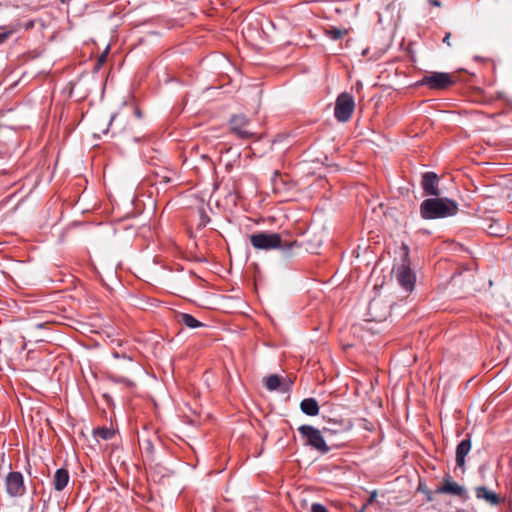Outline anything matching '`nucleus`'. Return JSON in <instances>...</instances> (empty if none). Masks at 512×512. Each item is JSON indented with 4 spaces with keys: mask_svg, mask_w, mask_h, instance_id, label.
<instances>
[{
    "mask_svg": "<svg viewBox=\"0 0 512 512\" xmlns=\"http://www.w3.org/2000/svg\"><path fill=\"white\" fill-rule=\"evenodd\" d=\"M457 204L447 198H429L420 205V215L423 219H438L453 216L457 213Z\"/></svg>",
    "mask_w": 512,
    "mask_h": 512,
    "instance_id": "obj_1",
    "label": "nucleus"
},
{
    "mask_svg": "<svg viewBox=\"0 0 512 512\" xmlns=\"http://www.w3.org/2000/svg\"><path fill=\"white\" fill-rule=\"evenodd\" d=\"M250 243L257 250H274L280 249L289 251L294 247L296 241H283L279 233L258 232L250 235Z\"/></svg>",
    "mask_w": 512,
    "mask_h": 512,
    "instance_id": "obj_2",
    "label": "nucleus"
},
{
    "mask_svg": "<svg viewBox=\"0 0 512 512\" xmlns=\"http://www.w3.org/2000/svg\"><path fill=\"white\" fill-rule=\"evenodd\" d=\"M298 432L304 440V445L310 446L322 454L330 451L321 431L311 425H301Z\"/></svg>",
    "mask_w": 512,
    "mask_h": 512,
    "instance_id": "obj_3",
    "label": "nucleus"
},
{
    "mask_svg": "<svg viewBox=\"0 0 512 512\" xmlns=\"http://www.w3.org/2000/svg\"><path fill=\"white\" fill-rule=\"evenodd\" d=\"M355 110V100L352 94L348 92L340 93L335 101L334 117L338 122H348Z\"/></svg>",
    "mask_w": 512,
    "mask_h": 512,
    "instance_id": "obj_4",
    "label": "nucleus"
},
{
    "mask_svg": "<svg viewBox=\"0 0 512 512\" xmlns=\"http://www.w3.org/2000/svg\"><path fill=\"white\" fill-rule=\"evenodd\" d=\"M396 280L406 292L413 291L416 276L410 268L408 254L405 255L402 264L396 270Z\"/></svg>",
    "mask_w": 512,
    "mask_h": 512,
    "instance_id": "obj_5",
    "label": "nucleus"
},
{
    "mask_svg": "<svg viewBox=\"0 0 512 512\" xmlns=\"http://www.w3.org/2000/svg\"><path fill=\"white\" fill-rule=\"evenodd\" d=\"M454 83L453 77L445 72H433L425 75L421 80L422 85L428 86L430 89H446Z\"/></svg>",
    "mask_w": 512,
    "mask_h": 512,
    "instance_id": "obj_6",
    "label": "nucleus"
},
{
    "mask_svg": "<svg viewBox=\"0 0 512 512\" xmlns=\"http://www.w3.org/2000/svg\"><path fill=\"white\" fill-rule=\"evenodd\" d=\"M249 120L243 115H235L230 119L231 133L240 139H251L255 136L249 128Z\"/></svg>",
    "mask_w": 512,
    "mask_h": 512,
    "instance_id": "obj_7",
    "label": "nucleus"
},
{
    "mask_svg": "<svg viewBox=\"0 0 512 512\" xmlns=\"http://www.w3.org/2000/svg\"><path fill=\"white\" fill-rule=\"evenodd\" d=\"M6 491L11 497L22 496L26 489L24 485L23 475L20 472H9L5 480Z\"/></svg>",
    "mask_w": 512,
    "mask_h": 512,
    "instance_id": "obj_8",
    "label": "nucleus"
},
{
    "mask_svg": "<svg viewBox=\"0 0 512 512\" xmlns=\"http://www.w3.org/2000/svg\"><path fill=\"white\" fill-rule=\"evenodd\" d=\"M421 187L427 196L438 197L440 195L439 177L434 172H426L422 175Z\"/></svg>",
    "mask_w": 512,
    "mask_h": 512,
    "instance_id": "obj_9",
    "label": "nucleus"
},
{
    "mask_svg": "<svg viewBox=\"0 0 512 512\" xmlns=\"http://www.w3.org/2000/svg\"><path fill=\"white\" fill-rule=\"evenodd\" d=\"M436 494H448L459 496L461 498L466 496V490L463 486L451 481V477L447 475L443 479V484L436 488Z\"/></svg>",
    "mask_w": 512,
    "mask_h": 512,
    "instance_id": "obj_10",
    "label": "nucleus"
},
{
    "mask_svg": "<svg viewBox=\"0 0 512 512\" xmlns=\"http://www.w3.org/2000/svg\"><path fill=\"white\" fill-rule=\"evenodd\" d=\"M506 227L494 217H482V231L491 236L501 237L504 235Z\"/></svg>",
    "mask_w": 512,
    "mask_h": 512,
    "instance_id": "obj_11",
    "label": "nucleus"
},
{
    "mask_svg": "<svg viewBox=\"0 0 512 512\" xmlns=\"http://www.w3.org/2000/svg\"><path fill=\"white\" fill-rule=\"evenodd\" d=\"M370 316L375 321H382L390 314V307L383 304L381 299H373L368 306Z\"/></svg>",
    "mask_w": 512,
    "mask_h": 512,
    "instance_id": "obj_12",
    "label": "nucleus"
},
{
    "mask_svg": "<svg viewBox=\"0 0 512 512\" xmlns=\"http://www.w3.org/2000/svg\"><path fill=\"white\" fill-rule=\"evenodd\" d=\"M471 449L470 439L462 440L456 449V464L458 467H463L465 464V457Z\"/></svg>",
    "mask_w": 512,
    "mask_h": 512,
    "instance_id": "obj_13",
    "label": "nucleus"
},
{
    "mask_svg": "<svg viewBox=\"0 0 512 512\" xmlns=\"http://www.w3.org/2000/svg\"><path fill=\"white\" fill-rule=\"evenodd\" d=\"M69 482V473L66 469H57L53 478V486L55 490L62 491Z\"/></svg>",
    "mask_w": 512,
    "mask_h": 512,
    "instance_id": "obj_14",
    "label": "nucleus"
},
{
    "mask_svg": "<svg viewBox=\"0 0 512 512\" xmlns=\"http://www.w3.org/2000/svg\"><path fill=\"white\" fill-rule=\"evenodd\" d=\"M301 411L308 416H316L319 413V405L315 398H305L300 403Z\"/></svg>",
    "mask_w": 512,
    "mask_h": 512,
    "instance_id": "obj_15",
    "label": "nucleus"
},
{
    "mask_svg": "<svg viewBox=\"0 0 512 512\" xmlns=\"http://www.w3.org/2000/svg\"><path fill=\"white\" fill-rule=\"evenodd\" d=\"M181 324L185 325L188 328H198L204 326V324L198 321L194 316L188 313H182L179 315V320Z\"/></svg>",
    "mask_w": 512,
    "mask_h": 512,
    "instance_id": "obj_16",
    "label": "nucleus"
},
{
    "mask_svg": "<svg viewBox=\"0 0 512 512\" xmlns=\"http://www.w3.org/2000/svg\"><path fill=\"white\" fill-rule=\"evenodd\" d=\"M282 380L283 378L276 374L269 375L265 378V387L269 391L280 390L282 386Z\"/></svg>",
    "mask_w": 512,
    "mask_h": 512,
    "instance_id": "obj_17",
    "label": "nucleus"
},
{
    "mask_svg": "<svg viewBox=\"0 0 512 512\" xmlns=\"http://www.w3.org/2000/svg\"><path fill=\"white\" fill-rule=\"evenodd\" d=\"M108 379L113 383L122 384L126 387H132L134 385L133 381L130 379L115 374H109Z\"/></svg>",
    "mask_w": 512,
    "mask_h": 512,
    "instance_id": "obj_18",
    "label": "nucleus"
},
{
    "mask_svg": "<svg viewBox=\"0 0 512 512\" xmlns=\"http://www.w3.org/2000/svg\"><path fill=\"white\" fill-rule=\"evenodd\" d=\"M482 499H485L491 505H497L500 501L497 494L488 491L486 488L482 487Z\"/></svg>",
    "mask_w": 512,
    "mask_h": 512,
    "instance_id": "obj_19",
    "label": "nucleus"
},
{
    "mask_svg": "<svg viewBox=\"0 0 512 512\" xmlns=\"http://www.w3.org/2000/svg\"><path fill=\"white\" fill-rule=\"evenodd\" d=\"M95 435L103 440H109L114 436L112 429L102 427L95 430Z\"/></svg>",
    "mask_w": 512,
    "mask_h": 512,
    "instance_id": "obj_20",
    "label": "nucleus"
},
{
    "mask_svg": "<svg viewBox=\"0 0 512 512\" xmlns=\"http://www.w3.org/2000/svg\"><path fill=\"white\" fill-rule=\"evenodd\" d=\"M352 423L350 421L346 422V423H341L339 424V428L337 429H331V428H328V427H325L324 428V432L326 433H337V432H346V431H350L352 429Z\"/></svg>",
    "mask_w": 512,
    "mask_h": 512,
    "instance_id": "obj_21",
    "label": "nucleus"
},
{
    "mask_svg": "<svg viewBox=\"0 0 512 512\" xmlns=\"http://www.w3.org/2000/svg\"><path fill=\"white\" fill-rule=\"evenodd\" d=\"M502 197V190L500 188L497 189L496 193L493 195H487L482 192V199L491 200V202L487 203L488 206H495L494 201L500 200Z\"/></svg>",
    "mask_w": 512,
    "mask_h": 512,
    "instance_id": "obj_22",
    "label": "nucleus"
},
{
    "mask_svg": "<svg viewBox=\"0 0 512 512\" xmlns=\"http://www.w3.org/2000/svg\"><path fill=\"white\" fill-rule=\"evenodd\" d=\"M327 34L333 39V40H339L341 39L345 31L338 29V28H332L331 30L327 31Z\"/></svg>",
    "mask_w": 512,
    "mask_h": 512,
    "instance_id": "obj_23",
    "label": "nucleus"
},
{
    "mask_svg": "<svg viewBox=\"0 0 512 512\" xmlns=\"http://www.w3.org/2000/svg\"><path fill=\"white\" fill-rule=\"evenodd\" d=\"M311 512H328V510L320 503H313L311 506Z\"/></svg>",
    "mask_w": 512,
    "mask_h": 512,
    "instance_id": "obj_24",
    "label": "nucleus"
},
{
    "mask_svg": "<svg viewBox=\"0 0 512 512\" xmlns=\"http://www.w3.org/2000/svg\"><path fill=\"white\" fill-rule=\"evenodd\" d=\"M418 490L422 491L426 495L427 501H433L432 492L430 490L423 488L421 484L419 485Z\"/></svg>",
    "mask_w": 512,
    "mask_h": 512,
    "instance_id": "obj_25",
    "label": "nucleus"
},
{
    "mask_svg": "<svg viewBox=\"0 0 512 512\" xmlns=\"http://www.w3.org/2000/svg\"><path fill=\"white\" fill-rule=\"evenodd\" d=\"M279 180L282 181V178H281V175L276 171L275 172V177H274V191L275 192L280 191Z\"/></svg>",
    "mask_w": 512,
    "mask_h": 512,
    "instance_id": "obj_26",
    "label": "nucleus"
},
{
    "mask_svg": "<svg viewBox=\"0 0 512 512\" xmlns=\"http://www.w3.org/2000/svg\"><path fill=\"white\" fill-rule=\"evenodd\" d=\"M11 35L10 31L0 33V45L3 44Z\"/></svg>",
    "mask_w": 512,
    "mask_h": 512,
    "instance_id": "obj_27",
    "label": "nucleus"
},
{
    "mask_svg": "<svg viewBox=\"0 0 512 512\" xmlns=\"http://www.w3.org/2000/svg\"><path fill=\"white\" fill-rule=\"evenodd\" d=\"M112 355H113V357H114V358H120V357H122V358H125V359L129 360V361H132V358H131L130 356H127L126 354L120 355V353H119V352H117V351H114V352L112 353Z\"/></svg>",
    "mask_w": 512,
    "mask_h": 512,
    "instance_id": "obj_28",
    "label": "nucleus"
},
{
    "mask_svg": "<svg viewBox=\"0 0 512 512\" xmlns=\"http://www.w3.org/2000/svg\"><path fill=\"white\" fill-rule=\"evenodd\" d=\"M107 54H108V50L106 49V51H104L98 58V63L99 64H102L106 61V58H107Z\"/></svg>",
    "mask_w": 512,
    "mask_h": 512,
    "instance_id": "obj_29",
    "label": "nucleus"
},
{
    "mask_svg": "<svg viewBox=\"0 0 512 512\" xmlns=\"http://www.w3.org/2000/svg\"><path fill=\"white\" fill-rule=\"evenodd\" d=\"M487 165H490V163L489 162H482V172H481L482 178L483 177H487V173L489 172L488 170H486L484 168V166H487Z\"/></svg>",
    "mask_w": 512,
    "mask_h": 512,
    "instance_id": "obj_30",
    "label": "nucleus"
},
{
    "mask_svg": "<svg viewBox=\"0 0 512 512\" xmlns=\"http://www.w3.org/2000/svg\"><path fill=\"white\" fill-rule=\"evenodd\" d=\"M428 1L434 7H440L441 6V1L440 0H428Z\"/></svg>",
    "mask_w": 512,
    "mask_h": 512,
    "instance_id": "obj_31",
    "label": "nucleus"
},
{
    "mask_svg": "<svg viewBox=\"0 0 512 512\" xmlns=\"http://www.w3.org/2000/svg\"><path fill=\"white\" fill-rule=\"evenodd\" d=\"M450 35H451L450 33H446L445 37L443 38V42H444L445 44H447L448 46H450V45H451V44H450V41H449V39H450Z\"/></svg>",
    "mask_w": 512,
    "mask_h": 512,
    "instance_id": "obj_32",
    "label": "nucleus"
},
{
    "mask_svg": "<svg viewBox=\"0 0 512 512\" xmlns=\"http://www.w3.org/2000/svg\"><path fill=\"white\" fill-rule=\"evenodd\" d=\"M450 247L452 248L453 251H463V248L456 244H452Z\"/></svg>",
    "mask_w": 512,
    "mask_h": 512,
    "instance_id": "obj_33",
    "label": "nucleus"
},
{
    "mask_svg": "<svg viewBox=\"0 0 512 512\" xmlns=\"http://www.w3.org/2000/svg\"><path fill=\"white\" fill-rule=\"evenodd\" d=\"M135 115H136L138 118H141V117H142V113H141V111H140L138 108H136V109H135Z\"/></svg>",
    "mask_w": 512,
    "mask_h": 512,
    "instance_id": "obj_34",
    "label": "nucleus"
},
{
    "mask_svg": "<svg viewBox=\"0 0 512 512\" xmlns=\"http://www.w3.org/2000/svg\"><path fill=\"white\" fill-rule=\"evenodd\" d=\"M475 494L477 498H480V487L475 488Z\"/></svg>",
    "mask_w": 512,
    "mask_h": 512,
    "instance_id": "obj_35",
    "label": "nucleus"
},
{
    "mask_svg": "<svg viewBox=\"0 0 512 512\" xmlns=\"http://www.w3.org/2000/svg\"><path fill=\"white\" fill-rule=\"evenodd\" d=\"M374 497H375V493L373 495H371V497H370L368 502L371 503L374 500Z\"/></svg>",
    "mask_w": 512,
    "mask_h": 512,
    "instance_id": "obj_36",
    "label": "nucleus"
},
{
    "mask_svg": "<svg viewBox=\"0 0 512 512\" xmlns=\"http://www.w3.org/2000/svg\"><path fill=\"white\" fill-rule=\"evenodd\" d=\"M507 177H509L508 182H509L510 184H512V174L508 175Z\"/></svg>",
    "mask_w": 512,
    "mask_h": 512,
    "instance_id": "obj_37",
    "label": "nucleus"
},
{
    "mask_svg": "<svg viewBox=\"0 0 512 512\" xmlns=\"http://www.w3.org/2000/svg\"><path fill=\"white\" fill-rule=\"evenodd\" d=\"M115 117L116 116H112L111 119H110V125L112 124V122L115 120Z\"/></svg>",
    "mask_w": 512,
    "mask_h": 512,
    "instance_id": "obj_38",
    "label": "nucleus"
},
{
    "mask_svg": "<svg viewBox=\"0 0 512 512\" xmlns=\"http://www.w3.org/2000/svg\"><path fill=\"white\" fill-rule=\"evenodd\" d=\"M456 512H466V511H464V510H458V511H456Z\"/></svg>",
    "mask_w": 512,
    "mask_h": 512,
    "instance_id": "obj_39",
    "label": "nucleus"
},
{
    "mask_svg": "<svg viewBox=\"0 0 512 512\" xmlns=\"http://www.w3.org/2000/svg\"><path fill=\"white\" fill-rule=\"evenodd\" d=\"M361 512H363V511H361Z\"/></svg>",
    "mask_w": 512,
    "mask_h": 512,
    "instance_id": "obj_40",
    "label": "nucleus"
}]
</instances>
